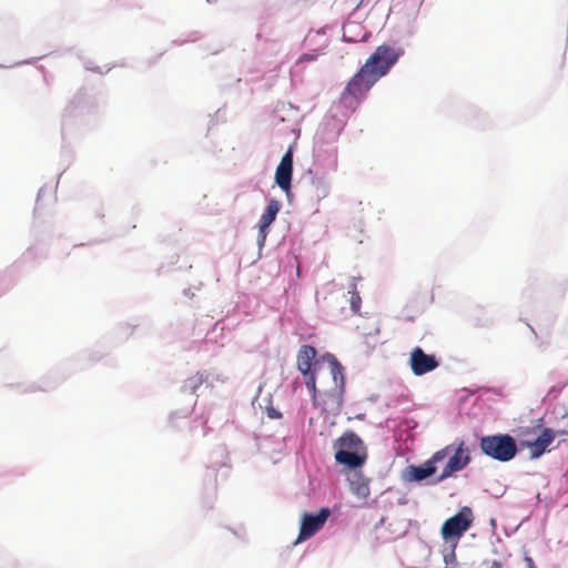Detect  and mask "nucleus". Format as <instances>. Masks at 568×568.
Masks as SVG:
<instances>
[{
  "instance_id": "obj_1",
  "label": "nucleus",
  "mask_w": 568,
  "mask_h": 568,
  "mask_svg": "<svg viewBox=\"0 0 568 568\" xmlns=\"http://www.w3.org/2000/svg\"><path fill=\"white\" fill-rule=\"evenodd\" d=\"M400 49L382 44L367 59L361 70L351 79L339 101L335 103L321 122L314 138V156L328 171H336L338 149L336 142L351 114L368 90L397 62Z\"/></svg>"
},
{
  "instance_id": "obj_2",
  "label": "nucleus",
  "mask_w": 568,
  "mask_h": 568,
  "mask_svg": "<svg viewBox=\"0 0 568 568\" xmlns=\"http://www.w3.org/2000/svg\"><path fill=\"white\" fill-rule=\"evenodd\" d=\"M338 450L335 453V459L338 464L348 468H357L365 462V456L359 453L362 439L354 433H345L337 440Z\"/></svg>"
},
{
  "instance_id": "obj_3",
  "label": "nucleus",
  "mask_w": 568,
  "mask_h": 568,
  "mask_svg": "<svg viewBox=\"0 0 568 568\" xmlns=\"http://www.w3.org/2000/svg\"><path fill=\"white\" fill-rule=\"evenodd\" d=\"M480 448L487 456L499 462H508L517 454L516 442L509 435L485 436L480 439Z\"/></svg>"
},
{
  "instance_id": "obj_4",
  "label": "nucleus",
  "mask_w": 568,
  "mask_h": 568,
  "mask_svg": "<svg viewBox=\"0 0 568 568\" xmlns=\"http://www.w3.org/2000/svg\"><path fill=\"white\" fill-rule=\"evenodd\" d=\"M474 521L473 510L465 506L442 526V537L446 542H458Z\"/></svg>"
},
{
  "instance_id": "obj_5",
  "label": "nucleus",
  "mask_w": 568,
  "mask_h": 568,
  "mask_svg": "<svg viewBox=\"0 0 568 568\" xmlns=\"http://www.w3.org/2000/svg\"><path fill=\"white\" fill-rule=\"evenodd\" d=\"M329 514L328 508H322L316 515L304 514L296 542H301L313 537L324 526Z\"/></svg>"
},
{
  "instance_id": "obj_6",
  "label": "nucleus",
  "mask_w": 568,
  "mask_h": 568,
  "mask_svg": "<svg viewBox=\"0 0 568 568\" xmlns=\"http://www.w3.org/2000/svg\"><path fill=\"white\" fill-rule=\"evenodd\" d=\"M453 452L454 454L449 457L440 476L436 479V483H440L447 479L454 473L464 469L469 464V450L467 447H465L464 443H460L457 448H453Z\"/></svg>"
},
{
  "instance_id": "obj_7",
  "label": "nucleus",
  "mask_w": 568,
  "mask_h": 568,
  "mask_svg": "<svg viewBox=\"0 0 568 568\" xmlns=\"http://www.w3.org/2000/svg\"><path fill=\"white\" fill-rule=\"evenodd\" d=\"M409 366L416 376H422L437 368L438 362L434 355H428L420 347H415L410 353Z\"/></svg>"
},
{
  "instance_id": "obj_8",
  "label": "nucleus",
  "mask_w": 568,
  "mask_h": 568,
  "mask_svg": "<svg viewBox=\"0 0 568 568\" xmlns=\"http://www.w3.org/2000/svg\"><path fill=\"white\" fill-rule=\"evenodd\" d=\"M293 174V151L290 148L286 153L282 156L280 164L275 171V183L278 187L288 194L291 190Z\"/></svg>"
},
{
  "instance_id": "obj_9",
  "label": "nucleus",
  "mask_w": 568,
  "mask_h": 568,
  "mask_svg": "<svg viewBox=\"0 0 568 568\" xmlns=\"http://www.w3.org/2000/svg\"><path fill=\"white\" fill-rule=\"evenodd\" d=\"M281 207H282V203L278 200L270 199L267 201V205L258 221V244H260V246L264 245V242L268 234V227L275 221Z\"/></svg>"
},
{
  "instance_id": "obj_10",
  "label": "nucleus",
  "mask_w": 568,
  "mask_h": 568,
  "mask_svg": "<svg viewBox=\"0 0 568 568\" xmlns=\"http://www.w3.org/2000/svg\"><path fill=\"white\" fill-rule=\"evenodd\" d=\"M557 435H568V430L555 432L551 428H545L534 442L528 444L531 458H539Z\"/></svg>"
},
{
  "instance_id": "obj_11",
  "label": "nucleus",
  "mask_w": 568,
  "mask_h": 568,
  "mask_svg": "<svg viewBox=\"0 0 568 568\" xmlns=\"http://www.w3.org/2000/svg\"><path fill=\"white\" fill-rule=\"evenodd\" d=\"M436 466L432 462H425L422 465H409L402 474V478L406 483H420L436 473Z\"/></svg>"
},
{
  "instance_id": "obj_12",
  "label": "nucleus",
  "mask_w": 568,
  "mask_h": 568,
  "mask_svg": "<svg viewBox=\"0 0 568 568\" xmlns=\"http://www.w3.org/2000/svg\"><path fill=\"white\" fill-rule=\"evenodd\" d=\"M315 355L316 349L313 346L304 345L301 347L297 355V367L304 376H307L311 373Z\"/></svg>"
},
{
  "instance_id": "obj_13",
  "label": "nucleus",
  "mask_w": 568,
  "mask_h": 568,
  "mask_svg": "<svg viewBox=\"0 0 568 568\" xmlns=\"http://www.w3.org/2000/svg\"><path fill=\"white\" fill-rule=\"evenodd\" d=\"M312 174L311 183L313 187L314 195L318 200L325 199L331 191V183L326 175L320 174L317 172L313 173V171H310Z\"/></svg>"
},
{
  "instance_id": "obj_14",
  "label": "nucleus",
  "mask_w": 568,
  "mask_h": 568,
  "mask_svg": "<svg viewBox=\"0 0 568 568\" xmlns=\"http://www.w3.org/2000/svg\"><path fill=\"white\" fill-rule=\"evenodd\" d=\"M348 480L353 494L359 498H366L369 495L367 480L359 473L355 471Z\"/></svg>"
},
{
  "instance_id": "obj_15",
  "label": "nucleus",
  "mask_w": 568,
  "mask_h": 568,
  "mask_svg": "<svg viewBox=\"0 0 568 568\" xmlns=\"http://www.w3.org/2000/svg\"><path fill=\"white\" fill-rule=\"evenodd\" d=\"M210 374L207 372H199L194 376L187 378L183 386L182 390L184 393L193 394L195 393L201 385L209 382Z\"/></svg>"
},
{
  "instance_id": "obj_16",
  "label": "nucleus",
  "mask_w": 568,
  "mask_h": 568,
  "mask_svg": "<svg viewBox=\"0 0 568 568\" xmlns=\"http://www.w3.org/2000/svg\"><path fill=\"white\" fill-rule=\"evenodd\" d=\"M327 358H328V366H329V372L333 377V381H334L336 387H338L339 390L342 392L343 387H344V374H343L344 368L341 365V363L333 355H327Z\"/></svg>"
},
{
  "instance_id": "obj_17",
  "label": "nucleus",
  "mask_w": 568,
  "mask_h": 568,
  "mask_svg": "<svg viewBox=\"0 0 568 568\" xmlns=\"http://www.w3.org/2000/svg\"><path fill=\"white\" fill-rule=\"evenodd\" d=\"M449 547L444 550V561L446 567L445 568H453L452 565L455 564L456 556H455V548L457 546V542H449Z\"/></svg>"
},
{
  "instance_id": "obj_18",
  "label": "nucleus",
  "mask_w": 568,
  "mask_h": 568,
  "mask_svg": "<svg viewBox=\"0 0 568 568\" xmlns=\"http://www.w3.org/2000/svg\"><path fill=\"white\" fill-rule=\"evenodd\" d=\"M453 452V446H447L444 449L436 452L430 459L432 465L436 466V463L444 460Z\"/></svg>"
},
{
  "instance_id": "obj_19",
  "label": "nucleus",
  "mask_w": 568,
  "mask_h": 568,
  "mask_svg": "<svg viewBox=\"0 0 568 568\" xmlns=\"http://www.w3.org/2000/svg\"><path fill=\"white\" fill-rule=\"evenodd\" d=\"M306 377H307L306 382H305L306 388L312 393V396L315 399V393H316L315 377L312 373H310Z\"/></svg>"
},
{
  "instance_id": "obj_20",
  "label": "nucleus",
  "mask_w": 568,
  "mask_h": 568,
  "mask_svg": "<svg viewBox=\"0 0 568 568\" xmlns=\"http://www.w3.org/2000/svg\"><path fill=\"white\" fill-rule=\"evenodd\" d=\"M359 306H361V297H359L358 293L353 292L352 297H351V307H352L353 312H355V313L358 312Z\"/></svg>"
},
{
  "instance_id": "obj_21",
  "label": "nucleus",
  "mask_w": 568,
  "mask_h": 568,
  "mask_svg": "<svg viewBox=\"0 0 568 568\" xmlns=\"http://www.w3.org/2000/svg\"><path fill=\"white\" fill-rule=\"evenodd\" d=\"M268 416H270L271 418H277V417H280V416H281V414H280V413H277V412H275L274 409H272V410H268Z\"/></svg>"
},
{
  "instance_id": "obj_22",
  "label": "nucleus",
  "mask_w": 568,
  "mask_h": 568,
  "mask_svg": "<svg viewBox=\"0 0 568 568\" xmlns=\"http://www.w3.org/2000/svg\"><path fill=\"white\" fill-rule=\"evenodd\" d=\"M191 410L190 409H183L180 414H179V417H187L190 415Z\"/></svg>"
},
{
  "instance_id": "obj_23",
  "label": "nucleus",
  "mask_w": 568,
  "mask_h": 568,
  "mask_svg": "<svg viewBox=\"0 0 568 568\" xmlns=\"http://www.w3.org/2000/svg\"><path fill=\"white\" fill-rule=\"evenodd\" d=\"M526 561H527L528 568H536V566H535V564H534L531 558L527 557Z\"/></svg>"
},
{
  "instance_id": "obj_24",
  "label": "nucleus",
  "mask_w": 568,
  "mask_h": 568,
  "mask_svg": "<svg viewBox=\"0 0 568 568\" xmlns=\"http://www.w3.org/2000/svg\"><path fill=\"white\" fill-rule=\"evenodd\" d=\"M301 59L302 60H313L314 57L313 55H308V54H304Z\"/></svg>"
},
{
  "instance_id": "obj_25",
  "label": "nucleus",
  "mask_w": 568,
  "mask_h": 568,
  "mask_svg": "<svg viewBox=\"0 0 568 568\" xmlns=\"http://www.w3.org/2000/svg\"><path fill=\"white\" fill-rule=\"evenodd\" d=\"M491 568H500V564L494 561L493 565H491Z\"/></svg>"
},
{
  "instance_id": "obj_26",
  "label": "nucleus",
  "mask_w": 568,
  "mask_h": 568,
  "mask_svg": "<svg viewBox=\"0 0 568 568\" xmlns=\"http://www.w3.org/2000/svg\"><path fill=\"white\" fill-rule=\"evenodd\" d=\"M44 193V189H40L39 193H38V199L42 196V194Z\"/></svg>"
},
{
  "instance_id": "obj_27",
  "label": "nucleus",
  "mask_w": 568,
  "mask_h": 568,
  "mask_svg": "<svg viewBox=\"0 0 568 568\" xmlns=\"http://www.w3.org/2000/svg\"><path fill=\"white\" fill-rule=\"evenodd\" d=\"M176 415H178V413H176V412L172 413V414L170 415V419H171V420H173V419H174V417H175Z\"/></svg>"
}]
</instances>
